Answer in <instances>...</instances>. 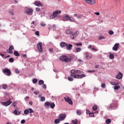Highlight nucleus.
Listing matches in <instances>:
<instances>
[{
	"mask_svg": "<svg viewBox=\"0 0 124 124\" xmlns=\"http://www.w3.org/2000/svg\"><path fill=\"white\" fill-rule=\"evenodd\" d=\"M106 123L107 124H109L111 123V119H108L106 120Z\"/></svg>",
	"mask_w": 124,
	"mask_h": 124,
	"instance_id": "cd10ccee",
	"label": "nucleus"
},
{
	"mask_svg": "<svg viewBox=\"0 0 124 124\" xmlns=\"http://www.w3.org/2000/svg\"><path fill=\"white\" fill-rule=\"evenodd\" d=\"M78 62H80L81 63V62H82V60L81 59L78 60Z\"/></svg>",
	"mask_w": 124,
	"mask_h": 124,
	"instance_id": "052dcab7",
	"label": "nucleus"
},
{
	"mask_svg": "<svg viewBox=\"0 0 124 124\" xmlns=\"http://www.w3.org/2000/svg\"><path fill=\"white\" fill-rule=\"evenodd\" d=\"M68 80L69 81H73V78H72V77H68Z\"/></svg>",
	"mask_w": 124,
	"mask_h": 124,
	"instance_id": "a19ab883",
	"label": "nucleus"
},
{
	"mask_svg": "<svg viewBox=\"0 0 124 124\" xmlns=\"http://www.w3.org/2000/svg\"><path fill=\"white\" fill-rule=\"evenodd\" d=\"M9 14L11 15H14V12L11 11L9 12Z\"/></svg>",
	"mask_w": 124,
	"mask_h": 124,
	"instance_id": "a18cd8bd",
	"label": "nucleus"
},
{
	"mask_svg": "<svg viewBox=\"0 0 124 124\" xmlns=\"http://www.w3.org/2000/svg\"><path fill=\"white\" fill-rule=\"evenodd\" d=\"M109 58L110 59V60H113L114 59V58H115V56H114V55L112 54H109Z\"/></svg>",
	"mask_w": 124,
	"mask_h": 124,
	"instance_id": "bb28decb",
	"label": "nucleus"
},
{
	"mask_svg": "<svg viewBox=\"0 0 124 124\" xmlns=\"http://www.w3.org/2000/svg\"><path fill=\"white\" fill-rule=\"evenodd\" d=\"M76 72V73H81V71H79V70H77Z\"/></svg>",
	"mask_w": 124,
	"mask_h": 124,
	"instance_id": "e2e57ef3",
	"label": "nucleus"
},
{
	"mask_svg": "<svg viewBox=\"0 0 124 124\" xmlns=\"http://www.w3.org/2000/svg\"><path fill=\"white\" fill-rule=\"evenodd\" d=\"M49 50L50 52H51L52 53V52H53V48H49Z\"/></svg>",
	"mask_w": 124,
	"mask_h": 124,
	"instance_id": "69168bd1",
	"label": "nucleus"
},
{
	"mask_svg": "<svg viewBox=\"0 0 124 124\" xmlns=\"http://www.w3.org/2000/svg\"><path fill=\"white\" fill-rule=\"evenodd\" d=\"M82 17H83V15H79V16H78V19H81V18H82Z\"/></svg>",
	"mask_w": 124,
	"mask_h": 124,
	"instance_id": "603ef678",
	"label": "nucleus"
},
{
	"mask_svg": "<svg viewBox=\"0 0 124 124\" xmlns=\"http://www.w3.org/2000/svg\"><path fill=\"white\" fill-rule=\"evenodd\" d=\"M34 94L36 95L39 94V91H34Z\"/></svg>",
	"mask_w": 124,
	"mask_h": 124,
	"instance_id": "49530a36",
	"label": "nucleus"
},
{
	"mask_svg": "<svg viewBox=\"0 0 124 124\" xmlns=\"http://www.w3.org/2000/svg\"><path fill=\"white\" fill-rule=\"evenodd\" d=\"M9 61L10 62H14V59H13V58H10L9 59Z\"/></svg>",
	"mask_w": 124,
	"mask_h": 124,
	"instance_id": "4c0bfd02",
	"label": "nucleus"
},
{
	"mask_svg": "<svg viewBox=\"0 0 124 124\" xmlns=\"http://www.w3.org/2000/svg\"><path fill=\"white\" fill-rule=\"evenodd\" d=\"M46 99L45 98V97H44V96H42L40 98V100L42 102L45 101Z\"/></svg>",
	"mask_w": 124,
	"mask_h": 124,
	"instance_id": "7c9ffc66",
	"label": "nucleus"
},
{
	"mask_svg": "<svg viewBox=\"0 0 124 124\" xmlns=\"http://www.w3.org/2000/svg\"><path fill=\"white\" fill-rule=\"evenodd\" d=\"M81 51V48L78 47L76 49V52L77 53H79V52H80Z\"/></svg>",
	"mask_w": 124,
	"mask_h": 124,
	"instance_id": "72a5a7b5",
	"label": "nucleus"
},
{
	"mask_svg": "<svg viewBox=\"0 0 124 124\" xmlns=\"http://www.w3.org/2000/svg\"><path fill=\"white\" fill-rule=\"evenodd\" d=\"M11 103H12V101H11V100L1 102L2 105H4V106H9V105H10Z\"/></svg>",
	"mask_w": 124,
	"mask_h": 124,
	"instance_id": "9b49d317",
	"label": "nucleus"
},
{
	"mask_svg": "<svg viewBox=\"0 0 124 124\" xmlns=\"http://www.w3.org/2000/svg\"><path fill=\"white\" fill-rule=\"evenodd\" d=\"M71 75L70 76L72 78H75V79H82V78H84V77H86V74H78L76 75V71L75 70H72L71 71Z\"/></svg>",
	"mask_w": 124,
	"mask_h": 124,
	"instance_id": "f257e3e1",
	"label": "nucleus"
},
{
	"mask_svg": "<svg viewBox=\"0 0 124 124\" xmlns=\"http://www.w3.org/2000/svg\"><path fill=\"white\" fill-rule=\"evenodd\" d=\"M93 111H94V114H98V111L96 110H97V106L96 105H94L93 108H92Z\"/></svg>",
	"mask_w": 124,
	"mask_h": 124,
	"instance_id": "f3484780",
	"label": "nucleus"
},
{
	"mask_svg": "<svg viewBox=\"0 0 124 124\" xmlns=\"http://www.w3.org/2000/svg\"><path fill=\"white\" fill-rule=\"evenodd\" d=\"M61 13H62V11L56 10L53 12L52 15L50 16V18L54 19L56 17H58V15H59V14H61Z\"/></svg>",
	"mask_w": 124,
	"mask_h": 124,
	"instance_id": "39448f33",
	"label": "nucleus"
},
{
	"mask_svg": "<svg viewBox=\"0 0 124 124\" xmlns=\"http://www.w3.org/2000/svg\"><path fill=\"white\" fill-rule=\"evenodd\" d=\"M66 46V48L67 49V50H69V51H70V50L72 49V47H73V46H72V45L71 44H69V45H67Z\"/></svg>",
	"mask_w": 124,
	"mask_h": 124,
	"instance_id": "aec40b11",
	"label": "nucleus"
},
{
	"mask_svg": "<svg viewBox=\"0 0 124 124\" xmlns=\"http://www.w3.org/2000/svg\"><path fill=\"white\" fill-rule=\"evenodd\" d=\"M111 84L112 85V86H115L117 85V84L115 82H111Z\"/></svg>",
	"mask_w": 124,
	"mask_h": 124,
	"instance_id": "bf43d9fd",
	"label": "nucleus"
},
{
	"mask_svg": "<svg viewBox=\"0 0 124 124\" xmlns=\"http://www.w3.org/2000/svg\"><path fill=\"white\" fill-rule=\"evenodd\" d=\"M60 60L62 62H68L71 61V58H68L66 56H62L60 57Z\"/></svg>",
	"mask_w": 124,
	"mask_h": 124,
	"instance_id": "423d86ee",
	"label": "nucleus"
},
{
	"mask_svg": "<svg viewBox=\"0 0 124 124\" xmlns=\"http://www.w3.org/2000/svg\"><path fill=\"white\" fill-rule=\"evenodd\" d=\"M101 87L103 88V89H105V88H106V85L104 83H102Z\"/></svg>",
	"mask_w": 124,
	"mask_h": 124,
	"instance_id": "ea45409f",
	"label": "nucleus"
},
{
	"mask_svg": "<svg viewBox=\"0 0 124 124\" xmlns=\"http://www.w3.org/2000/svg\"><path fill=\"white\" fill-rule=\"evenodd\" d=\"M76 34V35H78V34H79V33H80V32H79V31H76L75 33H74Z\"/></svg>",
	"mask_w": 124,
	"mask_h": 124,
	"instance_id": "864d4df0",
	"label": "nucleus"
},
{
	"mask_svg": "<svg viewBox=\"0 0 124 124\" xmlns=\"http://www.w3.org/2000/svg\"><path fill=\"white\" fill-rule=\"evenodd\" d=\"M44 84V81L43 80H40L39 81V85H41Z\"/></svg>",
	"mask_w": 124,
	"mask_h": 124,
	"instance_id": "c85d7f7f",
	"label": "nucleus"
},
{
	"mask_svg": "<svg viewBox=\"0 0 124 124\" xmlns=\"http://www.w3.org/2000/svg\"><path fill=\"white\" fill-rule=\"evenodd\" d=\"M37 79L36 78H34L33 80H32V82L33 83V84H36V82H37Z\"/></svg>",
	"mask_w": 124,
	"mask_h": 124,
	"instance_id": "e433bc0d",
	"label": "nucleus"
},
{
	"mask_svg": "<svg viewBox=\"0 0 124 124\" xmlns=\"http://www.w3.org/2000/svg\"><path fill=\"white\" fill-rule=\"evenodd\" d=\"M123 74L121 72H119L118 74L117 75L116 78H117V79H119V80H121V79H122V78H123Z\"/></svg>",
	"mask_w": 124,
	"mask_h": 124,
	"instance_id": "a211bd4d",
	"label": "nucleus"
},
{
	"mask_svg": "<svg viewBox=\"0 0 124 124\" xmlns=\"http://www.w3.org/2000/svg\"><path fill=\"white\" fill-rule=\"evenodd\" d=\"M13 114H14L15 115H16V116H18L19 115H20L21 114V112L20 111H17V110H15L13 112Z\"/></svg>",
	"mask_w": 124,
	"mask_h": 124,
	"instance_id": "4be33fe9",
	"label": "nucleus"
},
{
	"mask_svg": "<svg viewBox=\"0 0 124 124\" xmlns=\"http://www.w3.org/2000/svg\"><path fill=\"white\" fill-rule=\"evenodd\" d=\"M24 13L27 15H32L33 13V9L30 7H26L25 8Z\"/></svg>",
	"mask_w": 124,
	"mask_h": 124,
	"instance_id": "f03ea898",
	"label": "nucleus"
},
{
	"mask_svg": "<svg viewBox=\"0 0 124 124\" xmlns=\"http://www.w3.org/2000/svg\"><path fill=\"white\" fill-rule=\"evenodd\" d=\"M94 14L95 15H97V16L100 15V13H99V12H95V13H94Z\"/></svg>",
	"mask_w": 124,
	"mask_h": 124,
	"instance_id": "8fccbe9b",
	"label": "nucleus"
},
{
	"mask_svg": "<svg viewBox=\"0 0 124 124\" xmlns=\"http://www.w3.org/2000/svg\"><path fill=\"white\" fill-rule=\"evenodd\" d=\"M40 25H41V27H45V26H46V24H45L44 23H41Z\"/></svg>",
	"mask_w": 124,
	"mask_h": 124,
	"instance_id": "c03bdc74",
	"label": "nucleus"
},
{
	"mask_svg": "<svg viewBox=\"0 0 124 124\" xmlns=\"http://www.w3.org/2000/svg\"><path fill=\"white\" fill-rule=\"evenodd\" d=\"M120 88H121V87L119 85H116L114 86V90H119V89H120Z\"/></svg>",
	"mask_w": 124,
	"mask_h": 124,
	"instance_id": "2f4dec72",
	"label": "nucleus"
},
{
	"mask_svg": "<svg viewBox=\"0 0 124 124\" xmlns=\"http://www.w3.org/2000/svg\"><path fill=\"white\" fill-rule=\"evenodd\" d=\"M99 39L100 40H101V39H105V37L103 36H100Z\"/></svg>",
	"mask_w": 124,
	"mask_h": 124,
	"instance_id": "79ce46f5",
	"label": "nucleus"
},
{
	"mask_svg": "<svg viewBox=\"0 0 124 124\" xmlns=\"http://www.w3.org/2000/svg\"><path fill=\"white\" fill-rule=\"evenodd\" d=\"M35 10H36V11H37V12H39V11H40V8H38V7L36 8Z\"/></svg>",
	"mask_w": 124,
	"mask_h": 124,
	"instance_id": "09e8293b",
	"label": "nucleus"
},
{
	"mask_svg": "<svg viewBox=\"0 0 124 124\" xmlns=\"http://www.w3.org/2000/svg\"><path fill=\"white\" fill-rule=\"evenodd\" d=\"M88 49H91L92 48V45H89L88 46Z\"/></svg>",
	"mask_w": 124,
	"mask_h": 124,
	"instance_id": "0e129e2a",
	"label": "nucleus"
},
{
	"mask_svg": "<svg viewBox=\"0 0 124 124\" xmlns=\"http://www.w3.org/2000/svg\"><path fill=\"white\" fill-rule=\"evenodd\" d=\"M44 106L45 107H46V108H49V107H50L51 109H54L55 107H56V105L54 102H46L44 104Z\"/></svg>",
	"mask_w": 124,
	"mask_h": 124,
	"instance_id": "7ed1b4c3",
	"label": "nucleus"
},
{
	"mask_svg": "<svg viewBox=\"0 0 124 124\" xmlns=\"http://www.w3.org/2000/svg\"><path fill=\"white\" fill-rule=\"evenodd\" d=\"M26 123V121L25 120H22L21 121V124H25Z\"/></svg>",
	"mask_w": 124,
	"mask_h": 124,
	"instance_id": "6e6d98bb",
	"label": "nucleus"
},
{
	"mask_svg": "<svg viewBox=\"0 0 124 124\" xmlns=\"http://www.w3.org/2000/svg\"><path fill=\"white\" fill-rule=\"evenodd\" d=\"M29 113L31 114V113H33V110L31 108H28V109H25L24 111V113L25 115H29Z\"/></svg>",
	"mask_w": 124,
	"mask_h": 124,
	"instance_id": "9d476101",
	"label": "nucleus"
},
{
	"mask_svg": "<svg viewBox=\"0 0 124 124\" xmlns=\"http://www.w3.org/2000/svg\"><path fill=\"white\" fill-rule=\"evenodd\" d=\"M65 32L67 34H71V33H72L73 31H72V30H71L70 29H67L65 31Z\"/></svg>",
	"mask_w": 124,
	"mask_h": 124,
	"instance_id": "412c9836",
	"label": "nucleus"
},
{
	"mask_svg": "<svg viewBox=\"0 0 124 124\" xmlns=\"http://www.w3.org/2000/svg\"><path fill=\"white\" fill-rule=\"evenodd\" d=\"M85 56L87 60H90V59H92V55H90V54L88 52L85 53Z\"/></svg>",
	"mask_w": 124,
	"mask_h": 124,
	"instance_id": "6ab92c4d",
	"label": "nucleus"
},
{
	"mask_svg": "<svg viewBox=\"0 0 124 124\" xmlns=\"http://www.w3.org/2000/svg\"><path fill=\"white\" fill-rule=\"evenodd\" d=\"M74 45H76V46H82V43H75Z\"/></svg>",
	"mask_w": 124,
	"mask_h": 124,
	"instance_id": "c9c22d12",
	"label": "nucleus"
},
{
	"mask_svg": "<svg viewBox=\"0 0 124 124\" xmlns=\"http://www.w3.org/2000/svg\"><path fill=\"white\" fill-rule=\"evenodd\" d=\"M62 20L64 22L67 21H70V22H74L75 21V19L73 18L72 17H69L67 15H65L64 16H63V19Z\"/></svg>",
	"mask_w": 124,
	"mask_h": 124,
	"instance_id": "20e7f679",
	"label": "nucleus"
},
{
	"mask_svg": "<svg viewBox=\"0 0 124 124\" xmlns=\"http://www.w3.org/2000/svg\"><path fill=\"white\" fill-rule=\"evenodd\" d=\"M64 100L65 102H67V103L69 104L70 105H73V102H72V100H71V98L68 96H66L64 97Z\"/></svg>",
	"mask_w": 124,
	"mask_h": 124,
	"instance_id": "0eeeda50",
	"label": "nucleus"
},
{
	"mask_svg": "<svg viewBox=\"0 0 124 124\" xmlns=\"http://www.w3.org/2000/svg\"><path fill=\"white\" fill-rule=\"evenodd\" d=\"M2 88L3 90H6V89H8V86L6 85H4L2 86Z\"/></svg>",
	"mask_w": 124,
	"mask_h": 124,
	"instance_id": "473e14b6",
	"label": "nucleus"
},
{
	"mask_svg": "<svg viewBox=\"0 0 124 124\" xmlns=\"http://www.w3.org/2000/svg\"><path fill=\"white\" fill-rule=\"evenodd\" d=\"M72 123H73L74 124H78L75 123V121L74 120H72Z\"/></svg>",
	"mask_w": 124,
	"mask_h": 124,
	"instance_id": "774afa93",
	"label": "nucleus"
},
{
	"mask_svg": "<svg viewBox=\"0 0 124 124\" xmlns=\"http://www.w3.org/2000/svg\"><path fill=\"white\" fill-rule=\"evenodd\" d=\"M120 45V44L119 43H116L113 47H112V50L113 51H117L118 50V49H119V46Z\"/></svg>",
	"mask_w": 124,
	"mask_h": 124,
	"instance_id": "2eb2a0df",
	"label": "nucleus"
},
{
	"mask_svg": "<svg viewBox=\"0 0 124 124\" xmlns=\"http://www.w3.org/2000/svg\"><path fill=\"white\" fill-rule=\"evenodd\" d=\"M35 5L38 7L43 6V4L40 1H35Z\"/></svg>",
	"mask_w": 124,
	"mask_h": 124,
	"instance_id": "dca6fc26",
	"label": "nucleus"
},
{
	"mask_svg": "<svg viewBox=\"0 0 124 124\" xmlns=\"http://www.w3.org/2000/svg\"><path fill=\"white\" fill-rule=\"evenodd\" d=\"M29 96H26L25 98V100H28V99H29Z\"/></svg>",
	"mask_w": 124,
	"mask_h": 124,
	"instance_id": "338daca9",
	"label": "nucleus"
},
{
	"mask_svg": "<svg viewBox=\"0 0 124 124\" xmlns=\"http://www.w3.org/2000/svg\"><path fill=\"white\" fill-rule=\"evenodd\" d=\"M89 116H90V117H94V113L91 112V113H89Z\"/></svg>",
	"mask_w": 124,
	"mask_h": 124,
	"instance_id": "58836bf2",
	"label": "nucleus"
},
{
	"mask_svg": "<svg viewBox=\"0 0 124 124\" xmlns=\"http://www.w3.org/2000/svg\"><path fill=\"white\" fill-rule=\"evenodd\" d=\"M60 119H55L54 120V123L55 124H60Z\"/></svg>",
	"mask_w": 124,
	"mask_h": 124,
	"instance_id": "c756f323",
	"label": "nucleus"
},
{
	"mask_svg": "<svg viewBox=\"0 0 124 124\" xmlns=\"http://www.w3.org/2000/svg\"><path fill=\"white\" fill-rule=\"evenodd\" d=\"M35 34H36V35H39V31H36L35 32Z\"/></svg>",
	"mask_w": 124,
	"mask_h": 124,
	"instance_id": "5fc2aeb1",
	"label": "nucleus"
},
{
	"mask_svg": "<svg viewBox=\"0 0 124 124\" xmlns=\"http://www.w3.org/2000/svg\"><path fill=\"white\" fill-rule=\"evenodd\" d=\"M66 118V115L65 114H60L59 116V119L60 121H64Z\"/></svg>",
	"mask_w": 124,
	"mask_h": 124,
	"instance_id": "4468645a",
	"label": "nucleus"
},
{
	"mask_svg": "<svg viewBox=\"0 0 124 124\" xmlns=\"http://www.w3.org/2000/svg\"><path fill=\"white\" fill-rule=\"evenodd\" d=\"M2 72L5 74L6 73L7 76H10L11 75V71L9 69H4L2 70Z\"/></svg>",
	"mask_w": 124,
	"mask_h": 124,
	"instance_id": "6e6552de",
	"label": "nucleus"
},
{
	"mask_svg": "<svg viewBox=\"0 0 124 124\" xmlns=\"http://www.w3.org/2000/svg\"><path fill=\"white\" fill-rule=\"evenodd\" d=\"M61 47H65V46H67V44L64 43V42H62L60 43Z\"/></svg>",
	"mask_w": 124,
	"mask_h": 124,
	"instance_id": "5701e85b",
	"label": "nucleus"
},
{
	"mask_svg": "<svg viewBox=\"0 0 124 124\" xmlns=\"http://www.w3.org/2000/svg\"><path fill=\"white\" fill-rule=\"evenodd\" d=\"M15 72H16V73H17V74L20 73V71H19V70H18V69H16V70H15Z\"/></svg>",
	"mask_w": 124,
	"mask_h": 124,
	"instance_id": "4d7b16f0",
	"label": "nucleus"
},
{
	"mask_svg": "<svg viewBox=\"0 0 124 124\" xmlns=\"http://www.w3.org/2000/svg\"><path fill=\"white\" fill-rule=\"evenodd\" d=\"M108 34H110V35H112V34H114V31L112 30H110L108 31Z\"/></svg>",
	"mask_w": 124,
	"mask_h": 124,
	"instance_id": "f704fd0d",
	"label": "nucleus"
},
{
	"mask_svg": "<svg viewBox=\"0 0 124 124\" xmlns=\"http://www.w3.org/2000/svg\"><path fill=\"white\" fill-rule=\"evenodd\" d=\"M14 54L16 56V57H19V56H20L19 52H18L17 51H15L14 52Z\"/></svg>",
	"mask_w": 124,
	"mask_h": 124,
	"instance_id": "393cba45",
	"label": "nucleus"
},
{
	"mask_svg": "<svg viewBox=\"0 0 124 124\" xmlns=\"http://www.w3.org/2000/svg\"><path fill=\"white\" fill-rule=\"evenodd\" d=\"M38 49L39 52H43V49H42V43L39 42L37 45Z\"/></svg>",
	"mask_w": 124,
	"mask_h": 124,
	"instance_id": "f8f14e48",
	"label": "nucleus"
},
{
	"mask_svg": "<svg viewBox=\"0 0 124 124\" xmlns=\"http://www.w3.org/2000/svg\"><path fill=\"white\" fill-rule=\"evenodd\" d=\"M77 37V35L76 33L72 34L71 35V38L72 39H75Z\"/></svg>",
	"mask_w": 124,
	"mask_h": 124,
	"instance_id": "b1692460",
	"label": "nucleus"
},
{
	"mask_svg": "<svg viewBox=\"0 0 124 124\" xmlns=\"http://www.w3.org/2000/svg\"><path fill=\"white\" fill-rule=\"evenodd\" d=\"M12 50H14V46H10L8 49H7V52L8 53V54H13V51Z\"/></svg>",
	"mask_w": 124,
	"mask_h": 124,
	"instance_id": "ddd939ff",
	"label": "nucleus"
},
{
	"mask_svg": "<svg viewBox=\"0 0 124 124\" xmlns=\"http://www.w3.org/2000/svg\"><path fill=\"white\" fill-rule=\"evenodd\" d=\"M92 51H94V52H97V51H98V49L93 47L92 48Z\"/></svg>",
	"mask_w": 124,
	"mask_h": 124,
	"instance_id": "37998d69",
	"label": "nucleus"
},
{
	"mask_svg": "<svg viewBox=\"0 0 124 124\" xmlns=\"http://www.w3.org/2000/svg\"><path fill=\"white\" fill-rule=\"evenodd\" d=\"M112 108H113V105H112V104H110L109 106V110H112Z\"/></svg>",
	"mask_w": 124,
	"mask_h": 124,
	"instance_id": "de8ad7c7",
	"label": "nucleus"
},
{
	"mask_svg": "<svg viewBox=\"0 0 124 124\" xmlns=\"http://www.w3.org/2000/svg\"><path fill=\"white\" fill-rule=\"evenodd\" d=\"M42 88H43V89H46V84H43L42 85Z\"/></svg>",
	"mask_w": 124,
	"mask_h": 124,
	"instance_id": "3c124183",
	"label": "nucleus"
},
{
	"mask_svg": "<svg viewBox=\"0 0 124 124\" xmlns=\"http://www.w3.org/2000/svg\"><path fill=\"white\" fill-rule=\"evenodd\" d=\"M84 1H85V2L88 4H90V5L95 4V0H84Z\"/></svg>",
	"mask_w": 124,
	"mask_h": 124,
	"instance_id": "1a4fd4ad",
	"label": "nucleus"
},
{
	"mask_svg": "<svg viewBox=\"0 0 124 124\" xmlns=\"http://www.w3.org/2000/svg\"><path fill=\"white\" fill-rule=\"evenodd\" d=\"M86 113L87 114H89V115H90V114L91 113V112H90V110H89L88 109L86 110Z\"/></svg>",
	"mask_w": 124,
	"mask_h": 124,
	"instance_id": "13d9d810",
	"label": "nucleus"
},
{
	"mask_svg": "<svg viewBox=\"0 0 124 124\" xmlns=\"http://www.w3.org/2000/svg\"><path fill=\"white\" fill-rule=\"evenodd\" d=\"M29 104L30 105H32V104H33V103L32 102V101H30Z\"/></svg>",
	"mask_w": 124,
	"mask_h": 124,
	"instance_id": "680f3d73",
	"label": "nucleus"
},
{
	"mask_svg": "<svg viewBox=\"0 0 124 124\" xmlns=\"http://www.w3.org/2000/svg\"><path fill=\"white\" fill-rule=\"evenodd\" d=\"M77 115H78V116H81V114H82V113L81 112V110L78 109L77 110Z\"/></svg>",
	"mask_w": 124,
	"mask_h": 124,
	"instance_id": "a878e982",
	"label": "nucleus"
}]
</instances>
